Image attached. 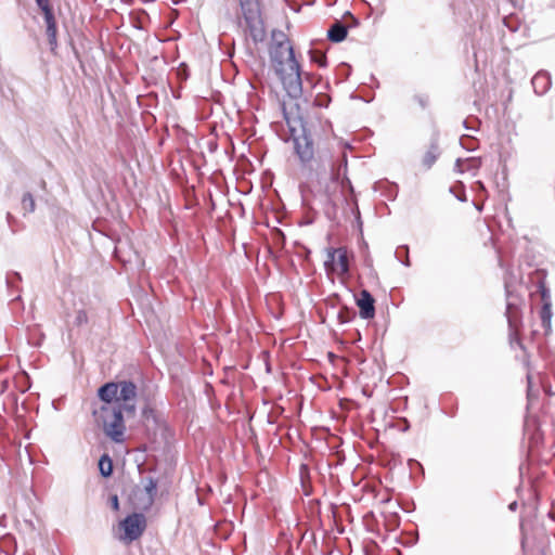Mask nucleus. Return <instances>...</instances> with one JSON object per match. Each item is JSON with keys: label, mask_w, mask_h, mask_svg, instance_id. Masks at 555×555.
Listing matches in <instances>:
<instances>
[{"label": "nucleus", "mask_w": 555, "mask_h": 555, "mask_svg": "<svg viewBox=\"0 0 555 555\" xmlns=\"http://www.w3.org/2000/svg\"><path fill=\"white\" fill-rule=\"evenodd\" d=\"M552 304H543L542 305V308H541V311H540V318H541V323H542V327L545 330V331H550L551 330V320H552Z\"/></svg>", "instance_id": "15"}, {"label": "nucleus", "mask_w": 555, "mask_h": 555, "mask_svg": "<svg viewBox=\"0 0 555 555\" xmlns=\"http://www.w3.org/2000/svg\"><path fill=\"white\" fill-rule=\"evenodd\" d=\"M346 16L350 18L351 23L346 25L348 28L349 27H356L358 26L359 24V21L358 18H356L350 12H346Z\"/></svg>", "instance_id": "32"}, {"label": "nucleus", "mask_w": 555, "mask_h": 555, "mask_svg": "<svg viewBox=\"0 0 555 555\" xmlns=\"http://www.w3.org/2000/svg\"><path fill=\"white\" fill-rule=\"evenodd\" d=\"M21 204H22V209H23L24 216H26L27 214L34 212L36 209L35 197L30 192H26L23 194Z\"/></svg>", "instance_id": "16"}, {"label": "nucleus", "mask_w": 555, "mask_h": 555, "mask_svg": "<svg viewBox=\"0 0 555 555\" xmlns=\"http://www.w3.org/2000/svg\"><path fill=\"white\" fill-rule=\"evenodd\" d=\"M516 506H517L516 502H513L512 504H509V508L513 511L516 508Z\"/></svg>", "instance_id": "37"}, {"label": "nucleus", "mask_w": 555, "mask_h": 555, "mask_svg": "<svg viewBox=\"0 0 555 555\" xmlns=\"http://www.w3.org/2000/svg\"><path fill=\"white\" fill-rule=\"evenodd\" d=\"M338 248L330 247L326 249V259L324 261V267L327 272L336 271V256Z\"/></svg>", "instance_id": "17"}, {"label": "nucleus", "mask_w": 555, "mask_h": 555, "mask_svg": "<svg viewBox=\"0 0 555 555\" xmlns=\"http://www.w3.org/2000/svg\"><path fill=\"white\" fill-rule=\"evenodd\" d=\"M300 121V130L295 127H289L291 137L294 141L295 153L298 156L301 165L315 170L318 173H326L327 169L331 171L333 180L339 179L341 171L344 175L347 171V156L345 153L338 165L332 160V155L328 150L319 149L315 156L314 144L311 133L307 130L304 122Z\"/></svg>", "instance_id": "2"}, {"label": "nucleus", "mask_w": 555, "mask_h": 555, "mask_svg": "<svg viewBox=\"0 0 555 555\" xmlns=\"http://www.w3.org/2000/svg\"><path fill=\"white\" fill-rule=\"evenodd\" d=\"M531 83L534 92L542 95L551 88V76L547 72L541 70L533 76Z\"/></svg>", "instance_id": "11"}, {"label": "nucleus", "mask_w": 555, "mask_h": 555, "mask_svg": "<svg viewBox=\"0 0 555 555\" xmlns=\"http://www.w3.org/2000/svg\"><path fill=\"white\" fill-rule=\"evenodd\" d=\"M124 413L120 404L101 405L93 411L95 421L103 428L104 434L117 443L124 441L126 430Z\"/></svg>", "instance_id": "4"}, {"label": "nucleus", "mask_w": 555, "mask_h": 555, "mask_svg": "<svg viewBox=\"0 0 555 555\" xmlns=\"http://www.w3.org/2000/svg\"><path fill=\"white\" fill-rule=\"evenodd\" d=\"M357 306L359 307L360 317L364 320L373 319L375 315V299L372 294L362 289L360 296L356 299Z\"/></svg>", "instance_id": "7"}, {"label": "nucleus", "mask_w": 555, "mask_h": 555, "mask_svg": "<svg viewBox=\"0 0 555 555\" xmlns=\"http://www.w3.org/2000/svg\"><path fill=\"white\" fill-rule=\"evenodd\" d=\"M356 315V311L346 306L341 307V309L337 313V319L339 323L345 324L350 322Z\"/></svg>", "instance_id": "19"}, {"label": "nucleus", "mask_w": 555, "mask_h": 555, "mask_svg": "<svg viewBox=\"0 0 555 555\" xmlns=\"http://www.w3.org/2000/svg\"><path fill=\"white\" fill-rule=\"evenodd\" d=\"M439 156H440V149H439L438 138L435 137L430 141L428 151L423 156V159H422L423 166L426 169H430Z\"/></svg>", "instance_id": "12"}, {"label": "nucleus", "mask_w": 555, "mask_h": 555, "mask_svg": "<svg viewBox=\"0 0 555 555\" xmlns=\"http://www.w3.org/2000/svg\"><path fill=\"white\" fill-rule=\"evenodd\" d=\"M130 503L133 509L139 511V513L147 512L154 504V500L152 496L146 495V492L142 490L140 487H135L130 494Z\"/></svg>", "instance_id": "8"}, {"label": "nucleus", "mask_w": 555, "mask_h": 555, "mask_svg": "<svg viewBox=\"0 0 555 555\" xmlns=\"http://www.w3.org/2000/svg\"><path fill=\"white\" fill-rule=\"evenodd\" d=\"M118 253H119L118 247H115L114 254H115V256H116L117 258H119Z\"/></svg>", "instance_id": "38"}, {"label": "nucleus", "mask_w": 555, "mask_h": 555, "mask_svg": "<svg viewBox=\"0 0 555 555\" xmlns=\"http://www.w3.org/2000/svg\"><path fill=\"white\" fill-rule=\"evenodd\" d=\"M470 163H475V160L473 159H461V158H457L455 164H454V170L459 173H463L466 169L469 168V166H465L466 164H470Z\"/></svg>", "instance_id": "23"}, {"label": "nucleus", "mask_w": 555, "mask_h": 555, "mask_svg": "<svg viewBox=\"0 0 555 555\" xmlns=\"http://www.w3.org/2000/svg\"><path fill=\"white\" fill-rule=\"evenodd\" d=\"M337 263L339 266V272L345 274L349 271V261L347 249L344 247H339L337 251Z\"/></svg>", "instance_id": "18"}, {"label": "nucleus", "mask_w": 555, "mask_h": 555, "mask_svg": "<svg viewBox=\"0 0 555 555\" xmlns=\"http://www.w3.org/2000/svg\"><path fill=\"white\" fill-rule=\"evenodd\" d=\"M348 34V27L340 21H336L327 30V38L332 42H341Z\"/></svg>", "instance_id": "13"}, {"label": "nucleus", "mask_w": 555, "mask_h": 555, "mask_svg": "<svg viewBox=\"0 0 555 555\" xmlns=\"http://www.w3.org/2000/svg\"><path fill=\"white\" fill-rule=\"evenodd\" d=\"M7 220H8V223L11 225L13 221H15V218L12 216L11 212H8L7 214Z\"/></svg>", "instance_id": "34"}, {"label": "nucleus", "mask_w": 555, "mask_h": 555, "mask_svg": "<svg viewBox=\"0 0 555 555\" xmlns=\"http://www.w3.org/2000/svg\"><path fill=\"white\" fill-rule=\"evenodd\" d=\"M119 384L115 382H109L102 385L98 390V397L103 402L102 405H115L120 404L118 402V389Z\"/></svg>", "instance_id": "9"}, {"label": "nucleus", "mask_w": 555, "mask_h": 555, "mask_svg": "<svg viewBox=\"0 0 555 555\" xmlns=\"http://www.w3.org/2000/svg\"><path fill=\"white\" fill-rule=\"evenodd\" d=\"M142 417L145 421H154L156 422V411L151 405H145L142 410Z\"/></svg>", "instance_id": "26"}, {"label": "nucleus", "mask_w": 555, "mask_h": 555, "mask_svg": "<svg viewBox=\"0 0 555 555\" xmlns=\"http://www.w3.org/2000/svg\"><path fill=\"white\" fill-rule=\"evenodd\" d=\"M142 490L146 492V495L152 496V499L155 501L157 494V480L153 477H147Z\"/></svg>", "instance_id": "20"}, {"label": "nucleus", "mask_w": 555, "mask_h": 555, "mask_svg": "<svg viewBox=\"0 0 555 555\" xmlns=\"http://www.w3.org/2000/svg\"><path fill=\"white\" fill-rule=\"evenodd\" d=\"M509 340H511V344H513L514 341L517 343V345L524 349V345L521 344L520 341V338L518 336V328L516 330V332L514 331H511L509 330Z\"/></svg>", "instance_id": "29"}, {"label": "nucleus", "mask_w": 555, "mask_h": 555, "mask_svg": "<svg viewBox=\"0 0 555 555\" xmlns=\"http://www.w3.org/2000/svg\"><path fill=\"white\" fill-rule=\"evenodd\" d=\"M414 100L420 104V106L422 108H426L428 105V96L427 95L417 94L414 96Z\"/></svg>", "instance_id": "28"}, {"label": "nucleus", "mask_w": 555, "mask_h": 555, "mask_svg": "<svg viewBox=\"0 0 555 555\" xmlns=\"http://www.w3.org/2000/svg\"><path fill=\"white\" fill-rule=\"evenodd\" d=\"M539 292L541 294V299L543 304H552L550 289L545 286L543 282H540L539 284Z\"/></svg>", "instance_id": "24"}, {"label": "nucleus", "mask_w": 555, "mask_h": 555, "mask_svg": "<svg viewBox=\"0 0 555 555\" xmlns=\"http://www.w3.org/2000/svg\"><path fill=\"white\" fill-rule=\"evenodd\" d=\"M527 380H528V389H530V387H531V376L530 375H527Z\"/></svg>", "instance_id": "36"}, {"label": "nucleus", "mask_w": 555, "mask_h": 555, "mask_svg": "<svg viewBox=\"0 0 555 555\" xmlns=\"http://www.w3.org/2000/svg\"><path fill=\"white\" fill-rule=\"evenodd\" d=\"M311 61L321 67L326 66V56L320 52H311Z\"/></svg>", "instance_id": "27"}, {"label": "nucleus", "mask_w": 555, "mask_h": 555, "mask_svg": "<svg viewBox=\"0 0 555 555\" xmlns=\"http://www.w3.org/2000/svg\"><path fill=\"white\" fill-rule=\"evenodd\" d=\"M505 315L507 318L508 327L511 331L516 332V330L521 324V313L518 305L514 301H507Z\"/></svg>", "instance_id": "10"}, {"label": "nucleus", "mask_w": 555, "mask_h": 555, "mask_svg": "<svg viewBox=\"0 0 555 555\" xmlns=\"http://www.w3.org/2000/svg\"><path fill=\"white\" fill-rule=\"evenodd\" d=\"M74 323L76 326H81L88 323V315L83 309H80L76 312Z\"/></svg>", "instance_id": "25"}, {"label": "nucleus", "mask_w": 555, "mask_h": 555, "mask_svg": "<svg viewBox=\"0 0 555 555\" xmlns=\"http://www.w3.org/2000/svg\"><path fill=\"white\" fill-rule=\"evenodd\" d=\"M241 17L238 24H244V31L248 33L255 43L266 39V26L262 17L260 0H238Z\"/></svg>", "instance_id": "3"}, {"label": "nucleus", "mask_w": 555, "mask_h": 555, "mask_svg": "<svg viewBox=\"0 0 555 555\" xmlns=\"http://www.w3.org/2000/svg\"><path fill=\"white\" fill-rule=\"evenodd\" d=\"M100 474L107 478L113 474V461L107 453H104L99 460Z\"/></svg>", "instance_id": "14"}, {"label": "nucleus", "mask_w": 555, "mask_h": 555, "mask_svg": "<svg viewBox=\"0 0 555 555\" xmlns=\"http://www.w3.org/2000/svg\"><path fill=\"white\" fill-rule=\"evenodd\" d=\"M40 9H41V11L43 13L46 26L56 25L55 17H54V14H53V11H52L50 4L44 5V7L40 8Z\"/></svg>", "instance_id": "22"}, {"label": "nucleus", "mask_w": 555, "mask_h": 555, "mask_svg": "<svg viewBox=\"0 0 555 555\" xmlns=\"http://www.w3.org/2000/svg\"><path fill=\"white\" fill-rule=\"evenodd\" d=\"M51 51H55L57 48V28L56 25H49L46 29Z\"/></svg>", "instance_id": "21"}, {"label": "nucleus", "mask_w": 555, "mask_h": 555, "mask_svg": "<svg viewBox=\"0 0 555 555\" xmlns=\"http://www.w3.org/2000/svg\"><path fill=\"white\" fill-rule=\"evenodd\" d=\"M36 3L39 8L50 4L49 0H36Z\"/></svg>", "instance_id": "33"}, {"label": "nucleus", "mask_w": 555, "mask_h": 555, "mask_svg": "<svg viewBox=\"0 0 555 555\" xmlns=\"http://www.w3.org/2000/svg\"><path fill=\"white\" fill-rule=\"evenodd\" d=\"M120 528L125 533L124 540L132 542L143 534L146 528V518L142 513H132L120 522Z\"/></svg>", "instance_id": "5"}, {"label": "nucleus", "mask_w": 555, "mask_h": 555, "mask_svg": "<svg viewBox=\"0 0 555 555\" xmlns=\"http://www.w3.org/2000/svg\"><path fill=\"white\" fill-rule=\"evenodd\" d=\"M109 502H111V506L114 511H118L119 509V500H118V496L116 494L112 495L109 498Z\"/></svg>", "instance_id": "31"}, {"label": "nucleus", "mask_w": 555, "mask_h": 555, "mask_svg": "<svg viewBox=\"0 0 555 555\" xmlns=\"http://www.w3.org/2000/svg\"><path fill=\"white\" fill-rule=\"evenodd\" d=\"M13 278L16 279L17 281L22 280L20 273L13 272L12 274L7 276V284L9 287L13 285Z\"/></svg>", "instance_id": "30"}, {"label": "nucleus", "mask_w": 555, "mask_h": 555, "mask_svg": "<svg viewBox=\"0 0 555 555\" xmlns=\"http://www.w3.org/2000/svg\"><path fill=\"white\" fill-rule=\"evenodd\" d=\"M118 402H120V406L124 408L125 414L127 416L135 415V398L138 395L137 385L131 380H121L118 382Z\"/></svg>", "instance_id": "6"}, {"label": "nucleus", "mask_w": 555, "mask_h": 555, "mask_svg": "<svg viewBox=\"0 0 555 555\" xmlns=\"http://www.w3.org/2000/svg\"><path fill=\"white\" fill-rule=\"evenodd\" d=\"M272 66L291 99L302 95V77L294 49L286 35L281 30L272 31V44L269 50Z\"/></svg>", "instance_id": "1"}, {"label": "nucleus", "mask_w": 555, "mask_h": 555, "mask_svg": "<svg viewBox=\"0 0 555 555\" xmlns=\"http://www.w3.org/2000/svg\"><path fill=\"white\" fill-rule=\"evenodd\" d=\"M457 199L461 201V202H465L466 201V195L464 192H462V194H459L457 196Z\"/></svg>", "instance_id": "35"}]
</instances>
